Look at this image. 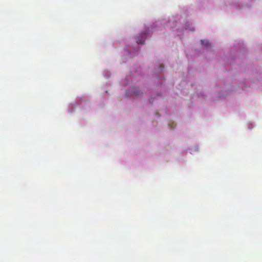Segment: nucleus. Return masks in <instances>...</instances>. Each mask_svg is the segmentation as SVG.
<instances>
[{"label": "nucleus", "instance_id": "nucleus-1", "mask_svg": "<svg viewBox=\"0 0 262 262\" xmlns=\"http://www.w3.org/2000/svg\"><path fill=\"white\" fill-rule=\"evenodd\" d=\"M147 31H146L145 32L142 33L141 34H139L136 37V42L138 44H143L144 40L145 39V37L146 36V33Z\"/></svg>", "mask_w": 262, "mask_h": 262}, {"label": "nucleus", "instance_id": "nucleus-2", "mask_svg": "<svg viewBox=\"0 0 262 262\" xmlns=\"http://www.w3.org/2000/svg\"><path fill=\"white\" fill-rule=\"evenodd\" d=\"M201 43L205 46H207L209 44V41L207 40H201Z\"/></svg>", "mask_w": 262, "mask_h": 262}, {"label": "nucleus", "instance_id": "nucleus-3", "mask_svg": "<svg viewBox=\"0 0 262 262\" xmlns=\"http://www.w3.org/2000/svg\"><path fill=\"white\" fill-rule=\"evenodd\" d=\"M134 93L136 95H138V94L136 93L135 92H134Z\"/></svg>", "mask_w": 262, "mask_h": 262}, {"label": "nucleus", "instance_id": "nucleus-4", "mask_svg": "<svg viewBox=\"0 0 262 262\" xmlns=\"http://www.w3.org/2000/svg\"><path fill=\"white\" fill-rule=\"evenodd\" d=\"M190 30H191L192 31H194V29H190Z\"/></svg>", "mask_w": 262, "mask_h": 262}, {"label": "nucleus", "instance_id": "nucleus-5", "mask_svg": "<svg viewBox=\"0 0 262 262\" xmlns=\"http://www.w3.org/2000/svg\"><path fill=\"white\" fill-rule=\"evenodd\" d=\"M163 67H164V66H163V65H162V64H161V68H163Z\"/></svg>", "mask_w": 262, "mask_h": 262}]
</instances>
